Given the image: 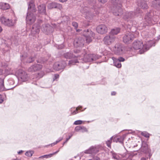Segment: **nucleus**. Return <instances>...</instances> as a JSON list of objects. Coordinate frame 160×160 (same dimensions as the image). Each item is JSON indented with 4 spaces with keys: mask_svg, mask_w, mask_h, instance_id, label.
<instances>
[{
    "mask_svg": "<svg viewBox=\"0 0 160 160\" xmlns=\"http://www.w3.org/2000/svg\"><path fill=\"white\" fill-rule=\"evenodd\" d=\"M133 48L136 50L140 49L141 54H142L146 51L147 48H145V45L143 44L142 41L136 40L133 43Z\"/></svg>",
    "mask_w": 160,
    "mask_h": 160,
    "instance_id": "7",
    "label": "nucleus"
},
{
    "mask_svg": "<svg viewBox=\"0 0 160 160\" xmlns=\"http://www.w3.org/2000/svg\"><path fill=\"white\" fill-rule=\"evenodd\" d=\"M123 137H116L113 139V141L114 142H119L120 143H122L123 142Z\"/></svg>",
    "mask_w": 160,
    "mask_h": 160,
    "instance_id": "31",
    "label": "nucleus"
},
{
    "mask_svg": "<svg viewBox=\"0 0 160 160\" xmlns=\"http://www.w3.org/2000/svg\"><path fill=\"white\" fill-rule=\"evenodd\" d=\"M145 19L147 22V25H150L151 24V18L150 13H147L145 17Z\"/></svg>",
    "mask_w": 160,
    "mask_h": 160,
    "instance_id": "30",
    "label": "nucleus"
},
{
    "mask_svg": "<svg viewBox=\"0 0 160 160\" xmlns=\"http://www.w3.org/2000/svg\"><path fill=\"white\" fill-rule=\"evenodd\" d=\"M120 155L121 157V160H122V158H128L130 154L128 152H126L122 154H120Z\"/></svg>",
    "mask_w": 160,
    "mask_h": 160,
    "instance_id": "36",
    "label": "nucleus"
},
{
    "mask_svg": "<svg viewBox=\"0 0 160 160\" xmlns=\"http://www.w3.org/2000/svg\"><path fill=\"white\" fill-rule=\"evenodd\" d=\"M96 30L98 33L103 34L107 32L108 28L105 25L102 24L97 26Z\"/></svg>",
    "mask_w": 160,
    "mask_h": 160,
    "instance_id": "16",
    "label": "nucleus"
},
{
    "mask_svg": "<svg viewBox=\"0 0 160 160\" xmlns=\"http://www.w3.org/2000/svg\"><path fill=\"white\" fill-rule=\"evenodd\" d=\"M42 47V46L41 44H39L37 47H36L34 48V50L36 51H39L40 50Z\"/></svg>",
    "mask_w": 160,
    "mask_h": 160,
    "instance_id": "43",
    "label": "nucleus"
},
{
    "mask_svg": "<svg viewBox=\"0 0 160 160\" xmlns=\"http://www.w3.org/2000/svg\"><path fill=\"white\" fill-rule=\"evenodd\" d=\"M23 151H22V150H20V151H19L18 152V154H20L21 153H22L23 152Z\"/></svg>",
    "mask_w": 160,
    "mask_h": 160,
    "instance_id": "59",
    "label": "nucleus"
},
{
    "mask_svg": "<svg viewBox=\"0 0 160 160\" xmlns=\"http://www.w3.org/2000/svg\"><path fill=\"white\" fill-rule=\"evenodd\" d=\"M59 1L62 2H66L68 0H59Z\"/></svg>",
    "mask_w": 160,
    "mask_h": 160,
    "instance_id": "56",
    "label": "nucleus"
},
{
    "mask_svg": "<svg viewBox=\"0 0 160 160\" xmlns=\"http://www.w3.org/2000/svg\"><path fill=\"white\" fill-rule=\"evenodd\" d=\"M82 126H79L76 127L75 128V129L76 131H80L82 129Z\"/></svg>",
    "mask_w": 160,
    "mask_h": 160,
    "instance_id": "41",
    "label": "nucleus"
},
{
    "mask_svg": "<svg viewBox=\"0 0 160 160\" xmlns=\"http://www.w3.org/2000/svg\"><path fill=\"white\" fill-rule=\"evenodd\" d=\"M81 12L87 19H91L93 17V15L88 10V8L85 7L81 10Z\"/></svg>",
    "mask_w": 160,
    "mask_h": 160,
    "instance_id": "17",
    "label": "nucleus"
},
{
    "mask_svg": "<svg viewBox=\"0 0 160 160\" xmlns=\"http://www.w3.org/2000/svg\"><path fill=\"white\" fill-rule=\"evenodd\" d=\"M100 58V56L97 55L86 54H84V58L83 59L82 58L80 59L79 57V61H78L77 60H70L69 61L68 64L69 65H74L77 63L91 62L95 61Z\"/></svg>",
    "mask_w": 160,
    "mask_h": 160,
    "instance_id": "4",
    "label": "nucleus"
},
{
    "mask_svg": "<svg viewBox=\"0 0 160 160\" xmlns=\"http://www.w3.org/2000/svg\"><path fill=\"white\" fill-rule=\"evenodd\" d=\"M10 8V5L8 3L0 2V8L1 9L5 10L9 9Z\"/></svg>",
    "mask_w": 160,
    "mask_h": 160,
    "instance_id": "28",
    "label": "nucleus"
},
{
    "mask_svg": "<svg viewBox=\"0 0 160 160\" xmlns=\"http://www.w3.org/2000/svg\"><path fill=\"white\" fill-rule=\"evenodd\" d=\"M116 92H111V95H114L116 94Z\"/></svg>",
    "mask_w": 160,
    "mask_h": 160,
    "instance_id": "58",
    "label": "nucleus"
},
{
    "mask_svg": "<svg viewBox=\"0 0 160 160\" xmlns=\"http://www.w3.org/2000/svg\"><path fill=\"white\" fill-rule=\"evenodd\" d=\"M72 135H71V136H69V137L68 138H66V141L64 142L63 144H62V145L63 146L65 143H66L71 138V137H72Z\"/></svg>",
    "mask_w": 160,
    "mask_h": 160,
    "instance_id": "47",
    "label": "nucleus"
},
{
    "mask_svg": "<svg viewBox=\"0 0 160 160\" xmlns=\"http://www.w3.org/2000/svg\"><path fill=\"white\" fill-rule=\"evenodd\" d=\"M35 57V54L33 53L28 55L27 54H24L21 56V60L23 63H30L34 61Z\"/></svg>",
    "mask_w": 160,
    "mask_h": 160,
    "instance_id": "8",
    "label": "nucleus"
},
{
    "mask_svg": "<svg viewBox=\"0 0 160 160\" xmlns=\"http://www.w3.org/2000/svg\"><path fill=\"white\" fill-rule=\"evenodd\" d=\"M82 108V107L81 106H79L78 107H77L75 110L74 111L72 112L71 113V115H74L76 114L77 113H78L79 112H78V110H81V109Z\"/></svg>",
    "mask_w": 160,
    "mask_h": 160,
    "instance_id": "35",
    "label": "nucleus"
},
{
    "mask_svg": "<svg viewBox=\"0 0 160 160\" xmlns=\"http://www.w3.org/2000/svg\"><path fill=\"white\" fill-rule=\"evenodd\" d=\"M87 131V128L83 126H82V129L80 130L81 132H84Z\"/></svg>",
    "mask_w": 160,
    "mask_h": 160,
    "instance_id": "45",
    "label": "nucleus"
},
{
    "mask_svg": "<svg viewBox=\"0 0 160 160\" xmlns=\"http://www.w3.org/2000/svg\"><path fill=\"white\" fill-rule=\"evenodd\" d=\"M84 40L82 37L76 38L74 41V45L76 47H81L84 44Z\"/></svg>",
    "mask_w": 160,
    "mask_h": 160,
    "instance_id": "13",
    "label": "nucleus"
},
{
    "mask_svg": "<svg viewBox=\"0 0 160 160\" xmlns=\"http://www.w3.org/2000/svg\"><path fill=\"white\" fill-rule=\"evenodd\" d=\"M4 89V79L2 78H0V92L3 91Z\"/></svg>",
    "mask_w": 160,
    "mask_h": 160,
    "instance_id": "33",
    "label": "nucleus"
},
{
    "mask_svg": "<svg viewBox=\"0 0 160 160\" xmlns=\"http://www.w3.org/2000/svg\"><path fill=\"white\" fill-rule=\"evenodd\" d=\"M110 154L111 155L112 158L117 160H121V157L120 154L113 151H111L110 152Z\"/></svg>",
    "mask_w": 160,
    "mask_h": 160,
    "instance_id": "26",
    "label": "nucleus"
},
{
    "mask_svg": "<svg viewBox=\"0 0 160 160\" xmlns=\"http://www.w3.org/2000/svg\"><path fill=\"white\" fill-rule=\"evenodd\" d=\"M113 6L111 8V11L115 16H121L122 15V10L121 8L122 4H125L128 0H112Z\"/></svg>",
    "mask_w": 160,
    "mask_h": 160,
    "instance_id": "3",
    "label": "nucleus"
},
{
    "mask_svg": "<svg viewBox=\"0 0 160 160\" xmlns=\"http://www.w3.org/2000/svg\"><path fill=\"white\" fill-rule=\"evenodd\" d=\"M38 11L40 13L42 14L46 13V7L44 4H41L38 7Z\"/></svg>",
    "mask_w": 160,
    "mask_h": 160,
    "instance_id": "25",
    "label": "nucleus"
},
{
    "mask_svg": "<svg viewBox=\"0 0 160 160\" xmlns=\"http://www.w3.org/2000/svg\"><path fill=\"white\" fill-rule=\"evenodd\" d=\"M82 123V121L80 120H78L75 121L74 123V124L75 125H78L81 124Z\"/></svg>",
    "mask_w": 160,
    "mask_h": 160,
    "instance_id": "42",
    "label": "nucleus"
},
{
    "mask_svg": "<svg viewBox=\"0 0 160 160\" xmlns=\"http://www.w3.org/2000/svg\"><path fill=\"white\" fill-rule=\"evenodd\" d=\"M92 159L93 160H100V158L97 156H95Z\"/></svg>",
    "mask_w": 160,
    "mask_h": 160,
    "instance_id": "50",
    "label": "nucleus"
},
{
    "mask_svg": "<svg viewBox=\"0 0 160 160\" xmlns=\"http://www.w3.org/2000/svg\"><path fill=\"white\" fill-rule=\"evenodd\" d=\"M98 1L102 3H104L107 1V0H98Z\"/></svg>",
    "mask_w": 160,
    "mask_h": 160,
    "instance_id": "55",
    "label": "nucleus"
},
{
    "mask_svg": "<svg viewBox=\"0 0 160 160\" xmlns=\"http://www.w3.org/2000/svg\"><path fill=\"white\" fill-rule=\"evenodd\" d=\"M8 82L9 83L10 85H12L14 84V81L12 79H9L8 80Z\"/></svg>",
    "mask_w": 160,
    "mask_h": 160,
    "instance_id": "48",
    "label": "nucleus"
},
{
    "mask_svg": "<svg viewBox=\"0 0 160 160\" xmlns=\"http://www.w3.org/2000/svg\"><path fill=\"white\" fill-rule=\"evenodd\" d=\"M63 55L65 58L68 59H70L72 58L76 57L77 58H78L79 57H80L78 56H76L75 55H74L71 51L64 53Z\"/></svg>",
    "mask_w": 160,
    "mask_h": 160,
    "instance_id": "22",
    "label": "nucleus"
},
{
    "mask_svg": "<svg viewBox=\"0 0 160 160\" xmlns=\"http://www.w3.org/2000/svg\"><path fill=\"white\" fill-rule=\"evenodd\" d=\"M115 39V36L110 34V35L106 36L104 38L103 41L106 44L109 45L114 41Z\"/></svg>",
    "mask_w": 160,
    "mask_h": 160,
    "instance_id": "12",
    "label": "nucleus"
},
{
    "mask_svg": "<svg viewBox=\"0 0 160 160\" xmlns=\"http://www.w3.org/2000/svg\"><path fill=\"white\" fill-rule=\"evenodd\" d=\"M48 7L49 9L56 8L61 10L62 8V6L61 4L55 2H52L49 3L48 5Z\"/></svg>",
    "mask_w": 160,
    "mask_h": 160,
    "instance_id": "21",
    "label": "nucleus"
},
{
    "mask_svg": "<svg viewBox=\"0 0 160 160\" xmlns=\"http://www.w3.org/2000/svg\"><path fill=\"white\" fill-rule=\"evenodd\" d=\"M120 31V29L119 28H116L113 29L112 30L110 34L114 35H116L118 34Z\"/></svg>",
    "mask_w": 160,
    "mask_h": 160,
    "instance_id": "32",
    "label": "nucleus"
},
{
    "mask_svg": "<svg viewBox=\"0 0 160 160\" xmlns=\"http://www.w3.org/2000/svg\"><path fill=\"white\" fill-rule=\"evenodd\" d=\"M118 60L120 62H124L125 61V59L122 57H120L118 58H117Z\"/></svg>",
    "mask_w": 160,
    "mask_h": 160,
    "instance_id": "46",
    "label": "nucleus"
},
{
    "mask_svg": "<svg viewBox=\"0 0 160 160\" xmlns=\"http://www.w3.org/2000/svg\"><path fill=\"white\" fill-rule=\"evenodd\" d=\"M2 74V70L1 69H0V75Z\"/></svg>",
    "mask_w": 160,
    "mask_h": 160,
    "instance_id": "60",
    "label": "nucleus"
},
{
    "mask_svg": "<svg viewBox=\"0 0 160 160\" xmlns=\"http://www.w3.org/2000/svg\"><path fill=\"white\" fill-rule=\"evenodd\" d=\"M80 52V50H78V49H76V50H74V52L75 53H79Z\"/></svg>",
    "mask_w": 160,
    "mask_h": 160,
    "instance_id": "53",
    "label": "nucleus"
},
{
    "mask_svg": "<svg viewBox=\"0 0 160 160\" xmlns=\"http://www.w3.org/2000/svg\"><path fill=\"white\" fill-rule=\"evenodd\" d=\"M3 101V99H2V96L0 94V103H2Z\"/></svg>",
    "mask_w": 160,
    "mask_h": 160,
    "instance_id": "52",
    "label": "nucleus"
},
{
    "mask_svg": "<svg viewBox=\"0 0 160 160\" xmlns=\"http://www.w3.org/2000/svg\"><path fill=\"white\" fill-rule=\"evenodd\" d=\"M112 58L113 61V64L115 66L118 68L121 67V64L117 59V58L114 57H112Z\"/></svg>",
    "mask_w": 160,
    "mask_h": 160,
    "instance_id": "29",
    "label": "nucleus"
},
{
    "mask_svg": "<svg viewBox=\"0 0 160 160\" xmlns=\"http://www.w3.org/2000/svg\"><path fill=\"white\" fill-rule=\"evenodd\" d=\"M65 66V64L64 62H55L53 66L54 69L56 71H59L63 69Z\"/></svg>",
    "mask_w": 160,
    "mask_h": 160,
    "instance_id": "15",
    "label": "nucleus"
},
{
    "mask_svg": "<svg viewBox=\"0 0 160 160\" xmlns=\"http://www.w3.org/2000/svg\"><path fill=\"white\" fill-rule=\"evenodd\" d=\"M88 160H93V159H89Z\"/></svg>",
    "mask_w": 160,
    "mask_h": 160,
    "instance_id": "64",
    "label": "nucleus"
},
{
    "mask_svg": "<svg viewBox=\"0 0 160 160\" xmlns=\"http://www.w3.org/2000/svg\"><path fill=\"white\" fill-rule=\"evenodd\" d=\"M63 139V138L60 137L58 140H57L55 142L52 143L51 144V146L54 145H55Z\"/></svg>",
    "mask_w": 160,
    "mask_h": 160,
    "instance_id": "39",
    "label": "nucleus"
},
{
    "mask_svg": "<svg viewBox=\"0 0 160 160\" xmlns=\"http://www.w3.org/2000/svg\"><path fill=\"white\" fill-rule=\"evenodd\" d=\"M2 29L1 27L0 26V32L2 31Z\"/></svg>",
    "mask_w": 160,
    "mask_h": 160,
    "instance_id": "62",
    "label": "nucleus"
},
{
    "mask_svg": "<svg viewBox=\"0 0 160 160\" xmlns=\"http://www.w3.org/2000/svg\"><path fill=\"white\" fill-rule=\"evenodd\" d=\"M34 1L31 0L28 3V12L26 17V21L27 24H31L33 23L36 20V16L33 13L36 11L34 5Z\"/></svg>",
    "mask_w": 160,
    "mask_h": 160,
    "instance_id": "2",
    "label": "nucleus"
},
{
    "mask_svg": "<svg viewBox=\"0 0 160 160\" xmlns=\"http://www.w3.org/2000/svg\"><path fill=\"white\" fill-rule=\"evenodd\" d=\"M64 46L63 45H58V49H62L63 48Z\"/></svg>",
    "mask_w": 160,
    "mask_h": 160,
    "instance_id": "54",
    "label": "nucleus"
},
{
    "mask_svg": "<svg viewBox=\"0 0 160 160\" xmlns=\"http://www.w3.org/2000/svg\"><path fill=\"white\" fill-rule=\"evenodd\" d=\"M59 77V75L58 74H55L54 75V77L53 78V80H55L56 79L58 78Z\"/></svg>",
    "mask_w": 160,
    "mask_h": 160,
    "instance_id": "49",
    "label": "nucleus"
},
{
    "mask_svg": "<svg viewBox=\"0 0 160 160\" xmlns=\"http://www.w3.org/2000/svg\"><path fill=\"white\" fill-rule=\"evenodd\" d=\"M140 160H146V158H141Z\"/></svg>",
    "mask_w": 160,
    "mask_h": 160,
    "instance_id": "61",
    "label": "nucleus"
},
{
    "mask_svg": "<svg viewBox=\"0 0 160 160\" xmlns=\"http://www.w3.org/2000/svg\"><path fill=\"white\" fill-rule=\"evenodd\" d=\"M152 6L157 9L160 10V0H154L152 2Z\"/></svg>",
    "mask_w": 160,
    "mask_h": 160,
    "instance_id": "27",
    "label": "nucleus"
},
{
    "mask_svg": "<svg viewBox=\"0 0 160 160\" xmlns=\"http://www.w3.org/2000/svg\"><path fill=\"white\" fill-rule=\"evenodd\" d=\"M15 75L19 80L22 82H26L29 79V77L27 73L22 69L17 70L15 72Z\"/></svg>",
    "mask_w": 160,
    "mask_h": 160,
    "instance_id": "6",
    "label": "nucleus"
},
{
    "mask_svg": "<svg viewBox=\"0 0 160 160\" xmlns=\"http://www.w3.org/2000/svg\"><path fill=\"white\" fill-rule=\"evenodd\" d=\"M42 66L40 64H35L31 66L28 69L29 72H34L41 69Z\"/></svg>",
    "mask_w": 160,
    "mask_h": 160,
    "instance_id": "20",
    "label": "nucleus"
},
{
    "mask_svg": "<svg viewBox=\"0 0 160 160\" xmlns=\"http://www.w3.org/2000/svg\"><path fill=\"white\" fill-rule=\"evenodd\" d=\"M46 61L45 60H44V59H43L42 60H41V61H40L39 60H38V61H37V62H38V63H43L44 62H45V61Z\"/></svg>",
    "mask_w": 160,
    "mask_h": 160,
    "instance_id": "51",
    "label": "nucleus"
},
{
    "mask_svg": "<svg viewBox=\"0 0 160 160\" xmlns=\"http://www.w3.org/2000/svg\"><path fill=\"white\" fill-rule=\"evenodd\" d=\"M141 134L146 138L149 137V134L146 132H143L141 133Z\"/></svg>",
    "mask_w": 160,
    "mask_h": 160,
    "instance_id": "40",
    "label": "nucleus"
},
{
    "mask_svg": "<svg viewBox=\"0 0 160 160\" xmlns=\"http://www.w3.org/2000/svg\"><path fill=\"white\" fill-rule=\"evenodd\" d=\"M138 5L139 8H137L135 12H127L124 14L123 17V19L127 22L129 21L130 23H132L131 20L134 16L137 15L138 13L141 12V11L139 9V8L143 9H147L148 6L146 1L144 0H139L138 2Z\"/></svg>",
    "mask_w": 160,
    "mask_h": 160,
    "instance_id": "1",
    "label": "nucleus"
},
{
    "mask_svg": "<svg viewBox=\"0 0 160 160\" xmlns=\"http://www.w3.org/2000/svg\"><path fill=\"white\" fill-rule=\"evenodd\" d=\"M124 48L122 45L119 43L116 44L114 49V53L117 55H120L124 53Z\"/></svg>",
    "mask_w": 160,
    "mask_h": 160,
    "instance_id": "11",
    "label": "nucleus"
},
{
    "mask_svg": "<svg viewBox=\"0 0 160 160\" xmlns=\"http://www.w3.org/2000/svg\"><path fill=\"white\" fill-rule=\"evenodd\" d=\"M83 34L85 37L86 42L88 44L92 41V38L95 35L94 33L89 29H87L82 31Z\"/></svg>",
    "mask_w": 160,
    "mask_h": 160,
    "instance_id": "9",
    "label": "nucleus"
},
{
    "mask_svg": "<svg viewBox=\"0 0 160 160\" xmlns=\"http://www.w3.org/2000/svg\"><path fill=\"white\" fill-rule=\"evenodd\" d=\"M34 153V152L32 151H27L25 153V155L28 157H31Z\"/></svg>",
    "mask_w": 160,
    "mask_h": 160,
    "instance_id": "37",
    "label": "nucleus"
},
{
    "mask_svg": "<svg viewBox=\"0 0 160 160\" xmlns=\"http://www.w3.org/2000/svg\"><path fill=\"white\" fill-rule=\"evenodd\" d=\"M155 43L154 41L152 40L148 41L147 42H146V43L144 44L145 48H147L146 51L148 50L152 46H154L155 45Z\"/></svg>",
    "mask_w": 160,
    "mask_h": 160,
    "instance_id": "24",
    "label": "nucleus"
},
{
    "mask_svg": "<svg viewBox=\"0 0 160 160\" xmlns=\"http://www.w3.org/2000/svg\"><path fill=\"white\" fill-rule=\"evenodd\" d=\"M98 149L94 147H91L89 149L85 150L84 153H95L98 152Z\"/></svg>",
    "mask_w": 160,
    "mask_h": 160,
    "instance_id": "23",
    "label": "nucleus"
},
{
    "mask_svg": "<svg viewBox=\"0 0 160 160\" xmlns=\"http://www.w3.org/2000/svg\"><path fill=\"white\" fill-rule=\"evenodd\" d=\"M41 30L47 34L52 31V28L48 24L43 25L41 28Z\"/></svg>",
    "mask_w": 160,
    "mask_h": 160,
    "instance_id": "19",
    "label": "nucleus"
},
{
    "mask_svg": "<svg viewBox=\"0 0 160 160\" xmlns=\"http://www.w3.org/2000/svg\"><path fill=\"white\" fill-rule=\"evenodd\" d=\"M134 37L132 33L131 32L127 33L123 37V41L126 44L130 43L132 41Z\"/></svg>",
    "mask_w": 160,
    "mask_h": 160,
    "instance_id": "10",
    "label": "nucleus"
},
{
    "mask_svg": "<svg viewBox=\"0 0 160 160\" xmlns=\"http://www.w3.org/2000/svg\"><path fill=\"white\" fill-rule=\"evenodd\" d=\"M58 152H59V151H56V152L50 154H49L48 155H44L43 156L40 157H39V158H50V157H52L53 155L57 153Z\"/></svg>",
    "mask_w": 160,
    "mask_h": 160,
    "instance_id": "34",
    "label": "nucleus"
},
{
    "mask_svg": "<svg viewBox=\"0 0 160 160\" xmlns=\"http://www.w3.org/2000/svg\"><path fill=\"white\" fill-rule=\"evenodd\" d=\"M72 25L75 27L76 29L78 27V23L76 22H73L72 23Z\"/></svg>",
    "mask_w": 160,
    "mask_h": 160,
    "instance_id": "44",
    "label": "nucleus"
},
{
    "mask_svg": "<svg viewBox=\"0 0 160 160\" xmlns=\"http://www.w3.org/2000/svg\"><path fill=\"white\" fill-rule=\"evenodd\" d=\"M17 40H18V38H16V40H15V42H14V43L15 44V42H16L17 41Z\"/></svg>",
    "mask_w": 160,
    "mask_h": 160,
    "instance_id": "63",
    "label": "nucleus"
},
{
    "mask_svg": "<svg viewBox=\"0 0 160 160\" xmlns=\"http://www.w3.org/2000/svg\"><path fill=\"white\" fill-rule=\"evenodd\" d=\"M17 19L14 15L11 19H9L6 18L3 16H2L0 18V21L2 24L8 26H14L16 22Z\"/></svg>",
    "mask_w": 160,
    "mask_h": 160,
    "instance_id": "5",
    "label": "nucleus"
},
{
    "mask_svg": "<svg viewBox=\"0 0 160 160\" xmlns=\"http://www.w3.org/2000/svg\"><path fill=\"white\" fill-rule=\"evenodd\" d=\"M40 25L38 23L34 24L31 30V34L32 35L34 36L38 35L40 31Z\"/></svg>",
    "mask_w": 160,
    "mask_h": 160,
    "instance_id": "14",
    "label": "nucleus"
},
{
    "mask_svg": "<svg viewBox=\"0 0 160 160\" xmlns=\"http://www.w3.org/2000/svg\"><path fill=\"white\" fill-rule=\"evenodd\" d=\"M141 152L144 153L149 152L150 151V149L146 142L142 141V142L141 147L140 148Z\"/></svg>",
    "mask_w": 160,
    "mask_h": 160,
    "instance_id": "18",
    "label": "nucleus"
},
{
    "mask_svg": "<svg viewBox=\"0 0 160 160\" xmlns=\"http://www.w3.org/2000/svg\"><path fill=\"white\" fill-rule=\"evenodd\" d=\"M76 31L78 32H80V31H82V30L81 29H77L76 28Z\"/></svg>",
    "mask_w": 160,
    "mask_h": 160,
    "instance_id": "57",
    "label": "nucleus"
},
{
    "mask_svg": "<svg viewBox=\"0 0 160 160\" xmlns=\"http://www.w3.org/2000/svg\"><path fill=\"white\" fill-rule=\"evenodd\" d=\"M113 137L111 138L110 140H108L106 142V143L108 147H111V141L112 140V139L113 138Z\"/></svg>",
    "mask_w": 160,
    "mask_h": 160,
    "instance_id": "38",
    "label": "nucleus"
}]
</instances>
